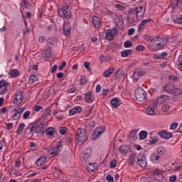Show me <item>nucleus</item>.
<instances>
[{
    "instance_id": "obj_19",
    "label": "nucleus",
    "mask_w": 182,
    "mask_h": 182,
    "mask_svg": "<svg viewBox=\"0 0 182 182\" xmlns=\"http://www.w3.org/2000/svg\"><path fill=\"white\" fill-rule=\"evenodd\" d=\"M70 23H64L63 25V33L65 36H68L70 33Z\"/></svg>"
},
{
    "instance_id": "obj_26",
    "label": "nucleus",
    "mask_w": 182,
    "mask_h": 182,
    "mask_svg": "<svg viewBox=\"0 0 182 182\" xmlns=\"http://www.w3.org/2000/svg\"><path fill=\"white\" fill-rule=\"evenodd\" d=\"M119 97H114L111 101V105L114 109H117L119 107Z\"/></svg>"
},
{
    "instance_id": "obj_56",
    "label": "nucleus",
    "mask_w": 182,
    "mask_h": 182,
    "mask_svg": "<svg viewBox=\"0 0 182 182\" xmlns=\"http://www.w3.org/2000/svg\"><path fill=\"white\" fill-rule=\"evenodd\" d=\"M151 159L153 160V161H158V160L160 159V156L157 155L156 154H152Z\"/></svg>"
},
{
    "instance_id": "obj_48",
    "label": "nucleus",
    "mask_w": 182,
    "mask_h": 182,
    "mask_svg": "<svg viewBox=\"0 0 182 182\" xmlns=\"http://www.w3.org/2000/svg\"><path fill=\"white\" fill-rule=\"evenodd\" d=\"M38 80V77H36V75H32L30 76V79L28 80V83L32 85V83H35Z\"/></svg>"
},
{
    "instance_id": "obj_50",
    "label": "nucleus",
    "mask_w": 182,
    "mask_h": 182,
    "mask_svg": "<svg viewBox=\"0 0 182 182\" xmlns=\"http://www.w3.org/2000/svg\"><path fill=\"white\" fill-rule=\"evenodd\" d=\"M168 40L166 38H161V41L160 43H158V46H160L161 48H163V46H165L167 43Z\"/></svg>"
},
{
    "instance_id": "obj_5",
    "label": "nucleus",
    "mask_w": 182,
    "mask_h": 182,
    "mask_svg": "<svg viewBox=\"0 0 182 182\" xmlns=\"http://www.w3.org/2000/svg\"><path fill=\"white\" fill-rule=\"evenodd\" d=\"M136 164L139 166L141 168H146V167H147V157L144 154L140 153L136 156Z\"/></svg>"
},
{
    "instance_id": "obj_64",
    "label": "nucleus",
    "mask_w": 182,
    "mask_h": 182,
    "mask_svg": "<svg viewBox=\"0 0 182 182\" xmlns=\"http://www.w3.org/2000/svg\"><path fill=\"white\" fill-rule=\"evenodd\" d=\"M157 105H159L157 103V102H154L151 104H150L149 107H151L152 109H154V110H156V107H157Z\"/></svg>"
},
{
    "instance_id": "obj_31",
    "label": "nucleus",
    "mask_w": 182,
    "mask_h": 182,
    "mask_svg": "<svg viewBox=\"0 0 182 182\" xmlns=\"http://www.w3.org/2000/svg\"><path fill=\"white\" fill-rule=\"evenodd\" d=\"M130 150V148L127 146V145H122L119 148V152L122 153V154L126 155L127 153H129V151Z\"/></svg>"
},
{
    "instance_id": "obj_61",
    "label": "nucleus",
    "mask_w": 182,
    "mask_h": 182,
    "mask_svg": "<svg viewBox=\"0 0 182 182\" xmlns=\"http://www.w3.org/2000/svg\"><path fill=\"white\" fill-rule=\"evenodd\" d=\"M168 79H169V80H173V82H177V80H178L177 76H176L174 75H170L168 76Z\"/></svg>"
},
{
    "instance_id": "obj_52",
    "label": "nucleus",
    "mask_w": 182,
    "mask_h": 182,
    "mask_svg": "<svg viewBox=\"0 0 182 182\" xmlns=\"http://www.w3.org/2000/svg\"><path fill=\"white\" fill-rule=\"evenodd\" d=\"M174 23H178V25L182 23V14L179 16L176 17V19L173 20Z\"/></svg>"
},
{
    "instance_id": "obj_39",
    "label": "nucleus",
    "mask_w": 182,
    "mask_h": 182,
    "mask_svg": "<svg viewBox=\"0 0 182 182\" xmlns=\"http://www.w3.org/2000/svg\"><path fill=\"white\" fill-rule=\"evenodd\" d=\"M9 75L11 76V77H16V76H18L19 75V70L14 69L12 70H10L9 72Z\"/></svg>"
},
{
    "instance_id": "obj_15",
    "label": "nucleus",
    "mask_w": 182,
    "mask_h": 182,
    "mask_svg": "<svg viewBox=\"0 0 182 182\" xmlns=\"http://www.w3.org/2000/svg\"><path fill=\"white\" fill-rule=\"evenodd\" d=\"M144 75H146V73L141 70H135L133 74V79L137 82V80L142 76H144Z\"/></svg>"
},
{
    "instance_id": "obj_40",
    "label": "nucleus",
    "mask_w": 182,
    "mask_h": 182,
    "mask_svg": "<svg viewBox=\"0 0 182 182\" xmlns=\"http://www.w3.org/2000/svg\"><path fill=\"white\" fill-rule=\"evenodd\" d=\"M143 38L144 39V41H146V42H154V41H156V39L153 37H151L150 35L149 34H145L143 36Z\"/></svg>"
},
{
    "instance_id": "obj_8",
    "label": "nucleus",
    "mask_w": 182,
    "mask_h": 182,
    "mask_svg": "<svg viewBox=\"0 0 182 182\" xmlns=\"http://www.w3.org/2000/svg\"><path fill=\"white\" fill-rule=\"evenodd\" d=\"M23 100V92L18 90L16 92V97L14 100V105L18 106L22 103Z\"/></svg>"
},
{
    "instance_id": "obj_29",
    "label": "nucleus",
    "mask_w": 182,
    "mask_h": 182,
    "mask_svg": "<svg viewBox=\"0 0 182 182\" xmlns=\"http://www.w3.org/2000/svg\"><path fill=\"white\" fill-rule=\"evenodd\" d=\"M114 73V68H109L108 70H105L103 73L104 77H110Z\"/></svg>"
},
{
    "instance_id": "obj_11",
    "label": "nucleus",
    "mask_w": 182,
    "mask_h": 182,
    "mask_svg": "<svg viewBox=\"0 0 182 182\" xmlns=\"http://www.w3.org/2000/svg\"><path fill=\"white\" fill-rule=\"evenodd\" d=\"M13 112H14V114L12 115L13 120H18V119L21 117L22 113L25 112V107H20L18 109L14 108Z\"/></svg>"
},
{
    "instance_id": "obj_27",
    "label": "nucleus",
    "mask_w": 182,
    "mask_h": 182,
    "mask_svg": "<svg viewBox=\"0 0 182 182\" xmlns=\"http://www.w3.org/2000/svg\"><path fill=\"white\" fill-rule=\"evenodd\" d=\"M136 154H131L129 159L127 162L128 166H133V164H134V162L136 161Z\"/></svg>"
},
{
    "instance_id": "obj_25",
    "label": "nucleus",
    "mask_w": 182,
    "mask_h": 182,
    "mask_svg": "<svg viewBox=\"0 0 182 182\" xmlns=\"http://www.w3.org/2000/svg\"><path fill=\"white\" fill-rule=\"evenodd\" d=\"M180 4L182 5V0H171L170 5L172 9H175Z\"/></svg>"
},
{
    "instance_id": "obj_3",
    "label": "nucleus",
    "mask_w": 182,
    "mask_h": 182,
    "mask_svg": "<svg viewBox=\"0 0 182 182\" xmlns=\"http://www.w3.org/2000/svg\"><path fill=\"white\" fill-rule=\"evenodd\" d=\"M134 95L138 102H144V100L147 99V94L146 93V91H144V89L141 87L136 88Z\"/></svg>"
},
{
    "instance_id": "obj_21",
    "label": "nucleus",
    "mask_w": 182,
    "mask_h": 182,
    "mask_svg": "<svg viewBox=\"0 0 182 182\" xmlns=\"http://www.w3.org/2000/svg\"><path fill=\"white\" fill-rule=\"evenodd\" d=\"M36 125V127H34V132H36V133H41L42 132V129H43V127H45V122H41L40 124H38Z\"/></svg>"
},
{
    "instance_id": "obj_24",
    "label": "nucleus",
    "mask_w": 182,
    "mask_h": 182,
    "mask_svg": "<svg viewBox=\"0 0 182 182\" xmlns=\"http://www.w3.org/2000/svg\"><path fill=\"white\" fill-rule=\"evenodd\" d=\"M92 23L95 26V28H100V18L97 16H93Z\"/></svg>"
},
{
    "instance_id": "obj_37",
    "label": "nucleus",
    "mask_w": 182,
    "mask_h": 182,
    "mask_svg": "<svg viewBox=\"0 0 182 182\" xmlns=\"http://www.w3.org/2000/svg\"><path fill=\"white\" fill-rule=\"evenodd\" d=\"M46 134L50 136V137H53L55 136V129L53 127H49L46 131Z\"/></svg>"
},
{
    "instance_id": "obj_42",
    "label": "nucleus",
    "mask_w": 182,
    "mask_h": 182,
    "mask_svg": "<svg viewBox=\"0 0 182 182\" xmlns=\"http://www.w3.org/2000/svg\"><path fill=\"white\" fill-rule=\"evenodd\" d=\"M129 137L131 139H132L133 140H136V139H137V130L134 129V130L131 131L129 133Z\"/></svg>"
},
{
    "instance_id": "obj_54",
    "label": "nucleus",
    "mask_w": 182,
    "mask_h": 182,
    "mask_svg": "<svg viewBox=\"0 0 182 182\" xmlns=\"http://www.w3.org/2000/svg\"><path fill=\"white\" fill-rule=\"evenodd\" d=\"M122 75H123V71H122V70L120 69H118L117 72L114 73L115 79L120 77Z\"/></svg>"
},
{
    "instance_id": "obj_22",
    "label": "nucleus",
    "mask_w": 182,
    "mask_h": 182,
    "mask_svg": "<svg viewBox=\"0 0 182 182\" xmlns=\"http://www.w3.org/2000/svg\"><path fill=\"white\" fill-rule=\"evenodd\" d=\"M46 164V157L41 156L36 162V166L41 167V166H44Z\"/></svg>"
},
{
    "instance_id": "obj_9",
    "label": "nucleus",
    "mask_w": 182,
    "mask_h": 182,
    "mask_svg": "<svg viewBox=\"0 0 182 182\" xmlns=\"http://www.w3.org/2000/svg\"><path fill=\"white\" fill-rule=\"evenodd\" d=\"M62 144L60 142L58 144V146L51 147V149L49 150V153L52 157H55L60 153V150H62Z\"/></svg>"
},
{
    "instance_id": "obj_13",
    "label": "nucleus",
    "mask_w": 182,
    "mask_h": 182,
    "mask_svg": "<svg viewBox=\"0 0 182 182\" xmlns=\"http://www.w3.org/2000/svg\"><path fill=\"white\" fill-rule=\"evenodd\" d=\"M8 86H9V83L6 82V81L2 80L0 81V89H2L0 91V95L2 96V95H6V93L8 92Z\"/></svg>"
},
{
    "instance_id": "obj_7",
    "label": "nucleus",
    "mask_w": 182,
    "mask_h": 182,
    "mask_svg": "<svg viewBox=\"0 0 182 182\" xmlns=\"http://www.w3.org/2000/svg\"><path fill=\"white\" fill-rule=\"evenodd\" d=\"M164 89L165 92H167V93H170V95H174L175 96H177L180 95V92H178V89L174 87L171 85H166L164 87Z\"/></svg>"
},
{
    "instance_id": "obj_47",
    "label": "nucleus",
    "mask_w": 182,
    "mask_h": 182,
    "mask_svg": "<svg viewBox=\"0 0 182 182\" xmlns=\"http://www.w3.org/2000/svg\"><path fill=\"white\" fill-rule=\"evenodd\" d=\"M58 132L60 134H65V133H68V128L65 127H59Z\"/></svg>"
},
{
    "instance_id": "obj_14",
    "label": "nucleus",
    "mask_w": 182,
    "mask_h": 182,
    "mask_svg": "<svg viewBox=\"0 0 182 182\" xmlns=\"http://www.w3.org/2000/svg\"><path fill=\"white\" fill-rule=\"evenodd\" d=\"M92 156V148H87L82 151V157L84 161L89 160V158Z\"/></svg>"
},
{
    "instance_id": "obj_33",
    "label": "nucleus",
    "mask_w": 182,
    "mask_h": 182,
    "mask_svg": "<svg viewBox=\"0 0 182 182\" xmlns=\"http://www.w3.org/2000/svg\"><path fill=\"white\" fill-rule=\"evenodd\" d=\"M150 50L154 52H156V50H160L161 49V46H159V43H153L152 45L149 46Z\"/></svg>"
},
{
    "instance_id": "obj_6",
    "label": "nucleus",
    "mask_w": 182,
    "mask_h": 182,
    "mask_svg": "<svg viewBox=\"0 0 182 182\" xmlns=\"http://www.w3.org/2000/svg\"><path fill=\"white\" fill-rule=\"evenodd\" d=\"M36 124H38V122H34L31 124V125H28L25 129V134L28 136V137H33V132H35V127H36Z\"/></svg>"
},
{
    "instance_id": "obj_36",
    "label": "nucleus",
    "mask_w": 182,
    "mask_h": 182,
    "mask_svg": "<svg viewBox=\"0 0 182 182\" xmlns=\"http://www.w3.org/2000/svg\"><path fill=\"white\" fill-rule=\"evenodd\" d=\"M132 50H124L121 52V56H122V58H127L129 55H132Z\"/></svg>"
},
{
    "instance_id": "obj_51",
    "label": "nucleus",
    "mask_w": 182,
    "mask_h": 182,
    "mask_svg": "<svg viewBox=\"0 0 182 182\" xmlns=\"http://www.w3.org/2000/svg\"><path fill=\"white\" fill-rule=\"evenodd\" d=\"M49 113H50V109L47 108L46 110L42 114L41 117L43 119H46V117L49 116Z\"/></svg>"
},
{
    "instance_id": "obj_57",
    "label": "nucleus",
    "mask_w": 182,
    "mask_h": 182,
    "mask_svg": "<svg viewBox=\"0 0 182 182\" xmlns=\"http://www.w3.org/2000/svg\"><path fill=\"white\" fill-rule=\"evenodd\" d=\"M117 164V161L116 159H112L111 161H110V165H109V167L111 168H114V167H116V165Z\"/></svg>"
},
{
    "instance_id": "obj_2",
    "label": "nucleus",
    "mask_w": 182,
    "mask_h": 182,
    "mask_svg": "<svg viewBox=\"0 0 182 182\" xmlns=\"http://www.w3.org/2000/svg\"><path fill=\"white\" fill-rule=\"evenodd\" d=\"M75 140L76 143L79 144V146H82L85 141H87V134L86 133V130L85 129H77Z\"/></svg>"
},
{
    "instance_id": "obj_1",
    "label": "nucleus",
    "mask_w": 182,
    "mask_h": 182,
    "mask_svg": "<svg viewBox=\"0 0 182 182\" xmlns=\"http://www.w3.org/2000/svg\"><path fill=\"white\" fill-rule=\"evenodd\" d=\"M146 3L145 1H141L136 8H129L128 14L130 15H136L138 21H141L144 18L146 14Z\"/></svg>"
},
{
    "instance_id": "obj_16",
    "label": "nucleus",
    "mask_w": 182,
    "mask_h": 182,
    "mask_svg": "<svg viewBox=\"0 0 182 182\" xmlns=\"http://www.w3.org/2000/svg\"><path fill=\"white\" fill-rule=\"evenodd\" d=\"M159 135L162 138L165 139L166 140H168V139H171L173 137V134L168 132L166 131L162 130L159 132Z\"/></svg>"
},
{
    "instance_id": "obj_20",
    "label": "nucleus",
    "mask_w": 182,
    "mask_h": 182,
    "mask_svg": "<svg viewBox=\"0 0 182 182\" xmlns=\"http://www.w3.org/2000/svg\"><path fill=\"white\" fill-rule=\"evenodd\" d=\"M87 166V170L88 173H93L97 168V165L95 163H88Z\"/></svg>"
},
{
    "instance_id": "obj_12",
    "label": "nucleus",
    "mask_w": 182,
    "mask_h": 182,
    "mask_svg": "<svg viewBox=\"0 0 182 182\" xmlns=\"http://www.w3.org/2000/svg\"><path fill=\"white\" fill-rule=\"evenodd\" d=\"M104 132H105V127L96 128L92 134V139L94 140H96V139H97V137H99V136H100V134H102V133Z\"/></svg>"
},
{
    "instance_id": "obj_58",
    "label": "nucleus",
    "mask_w": 182,
    "mask_h": 182,
    "mask_svg": "<svg viewBox=\"0 0 182 182\" xmlns=\"http://www.w3.org/2000/svg\"><path fill=\"white\" fill-rule=\"evenodd\" d=\"M156 151H157L158 154L163 156V154H164V148L159 146L157 148Z\"/></svg>"
},
{
    "instance_id": "obj_18",
    "label": "nucleus",
    "mask_w": 182,
    "mask_h": 182,
    "mask_svg": "<svg viewBox=\"0 0 182 182\" xmlns=\"http://www.w3.org/2000/svg\"><path fill=\"white\" fill-rule=\"evenodd\" d=\"M92 96H93V95L92 94V92H90V91L85 93V100L86 103H93V102H95V99H93Z\"/></svg>"
},
{
    "instance_id": "obj_41",
    "label": "nucleus",
    "mask_w": 182,
    "mask_h": 182,
    "mask_svg": "<svg viewBox=\"0 0 182 182\" xmlns=\"http://www.w3.org/2000/svg\"><path fill=\"white\" fill-rule=\"evenodd\" d=\"M23 129H25V123H21L18 125V127L16 130V134H21L22 132H23Z\"/></svg>"
},
{
    "instance_id": "obj_53",
    "label": "nucleus",
    "mask_w": 182,
    "mask_h": 182,
    "mask_svg": "<svg viewBox=\"0 0 182 182\" xmlns=\"http://www.w3.org/2000/svg\"><path fill=\"white\" fill-rule=\"evenodd\" d=\"M146 113L150 116L154 115V109L149 106V107L146 109Z\"/></svg>"
},
{
    "instance_id": "obj_45",
    "label": "nucleus",
    "mask_w": 182,
    "mask_h": 182,
    "mask_svg": "<svg viewBox=\"0 0 182 182\" xmlns=\"http://www.w3.org/2000/svg\"><path fill=\"white\" fill-rule=\"evenodd\" d=\"M139 139L140 140H144V139H146V137H147V132L144 130L141 131L139 132Z\"/></svg>"
},
{
    "instance_id": "obj_32",
    "label": "nucleus",
    "mask_w": 182,
    "mask_h": 182,
    "mask_svg": "<svg viewBox=\"0 0 182 182\" xmlns=\"http://www.w3.org/2000/svg\"><path fill=\"white\" fill-rule=\"evenodd\" d=\"M105 38L107 41H113L114 36L112 33V30L108 29L105 33Z\"/></svg>"
},
{
    "instance_id": "obj_4",
    "label": "nucleus",
    "mask_w": 182,
    "mask_h": 182,
    "mask_svg": "<svg viewBox=\"0 0 182 182\" xmlns=\"http://www.w3.org/2000/svg\"><path fill=\"white\" fill-rule=\"evenodd\" d=\"M58 13L61 18H65L66 19H70L72 18V12L69 10V6H65L58 9Z\"/></svg>"
},
{
    "instance_id": "obj_59",
    "label": "nucleus",
    "mask_w": 182,
    "mask_h": 182,
    "mask_svg": "<svg viewBox=\"0 0 182 182\" xmlns=\"http://www.w3.org/2000/svg\"><path fill=\"white\" fill-rule=\"evenodd\" d=\"M136 52H143L144 50V46L143 45H139L136 48Z\"/></svg>"
},
{
    "instance_id": "obj_35",
    "label": "nucleus",
    "mask_w": 182,
    "mask_h": 182,
    "mask_svg": "<svg viewBox=\"0 0 182 182\" xmlns=\"http://www.w3.org/2000/svg\"><path fill=\"white\" fill-rule=\"evenodd\" d=\"M114 22L116 24V26H117L118 28H120V26H123V19H122V18L120 17H117L114 18Z\"/></svg>"
},
{
    "instance_id": "obj_28",
    "label": "nucleus",
    "mask_w": 182,
    "mask_h": 182,
    "mask_svg": "<svg viewBox=\"0 0 182 182\" xmlns=\"http://www.w3.org/2000/svg\"><path fill=\"white\" fill-rule=\"evenodd\" d=\"M148 22H154V21L151 18L143 20L138 26V31H141V29H143V26H144L146 23H148Z\"/></svg>"
},
{
    "instance_id": "obj_44",
    "label": "nucleus",
    "mask_w": 182,
    "mask_h": 182,
    "mask_svg": "<svg viewBox=\"0 0 182 182\" xmlns=\"http://www.w3.org/2000/svg\"><path fill=\"white\" fill-rule=\"evenodd\" d=\"M110 59H112V57L109 56V55L105 57V55H102L100 57V62H102V63L109 62V61H110Z\"/></svg>"
},
{
    "instance_id": "obj_38",
    "label": "nucleus",
    "mask_w": 182,
    "mask_h": 182,
    "mask_svg": "<svg viewBox=\"0 0 182 182\" xmlns=\"http://www.w3.org/2000/svg\"><path fill=\"white\" fill-rule=\"evenodd\" d=\"M57 38L56 37H50L47 38L46 43L47 45H55V42H56Z\"/></svg>"
},
{
    "instance_id": "obj_49",
    "label": "nucleus",
    "mask_w": 182,
    "mask_h": 182,
    "mask_svg": "<svg viewBox=\"0 0 182 182\" xmlns=\"http://www.w3.org/2000/svg\"><path fill=\"white\" fill-rule=\"evenodd\" d=\"M115 8L119 11H124L126 9V6L123 4H117L114 5Z\"/></svg>"
},
{
    "instance_id": "obj_62",
    "label": "nucleus",
    "mask_w": 182,
    "mask_h": 182,
    "mask_svg": "<svg viewBox=\"0 0 182 182\" xmlns=\"http://www.w3.org/2000/svg\"><path fill=\"white\" fill-rule=\"evenodd\" d=\"M106 180L108 182H114V178H113V176H112V175H107L106 176Z\"/></svg>"
},
{
    "instance_id": "obj_34",
    "label": "nucleus",
    "mask_w": 182,
    "mask_h": 182,
    "mask_svg": "<svg viewBox=\"0 0 182 182\" xmlns=\"http://www.w3.org/2000/svg\"><path fill=\"white\" fill-rule=\"evenodd\" d=\"M93 109H95V105H92L90 107H87L85 110V117H89L90 114H92V112H93Z\"/></svg>"
},
{
    "instance_id": "obj_43",
    "label": "nucleus",
    "mask_w": 182,
    "mask_h": 182,
    "mask_svg": "<svg viewBox=\"0 0 182 182\" xmlns=\"http://www.w3.org/2000/svg\"><path fill=\"white\" fill-rule=\"evenodd\" d=\"M167 56V52L164 51L155 55V59H164Z\"/></svg>"
},
{
    "instance_id": "obj_60",
    "label": "nucleus",
    "mask_w": 182,
    "mask_h": 182,
    "mask_svg": "<svg viewBox=\"0 0 182 182\" xmlns=\"http://www.w3.org/2000/svg\"><path fill=\"white\" fill-rule=\"evenodd\" d=\"M178 126V124L177 122H173L171 124L170 129L171 130H176Z\"/></svg>"
},
{
    "instance_id": "obj_63",
    "label": "nucleus",
    "mask_w": 182,
    "mask_h": 182,
    "mask_svg": "<svg viewBox=\"0 0 182 182\" xmlns=\"http://www.w3.org/2000/svg\"><path fill=\"white\" fill-rule=\"evenodd\" d=\"M29 114H31V111H26L23 114V118L24 119V120H26V119L29 117Z\"/></svg>"
},
{
    "instance_id": "obj_46",
    "label": "nucleus",
    "mask_w": 182,
    "mask_h": 182,
    "mask_svg": "<svg viewBox=\"0 0 182 182\" xmlns=\"http://www.w3.org/2000/svg\"><path fill=\"white\" fill-rule=\"evenodd\" d=\"M87 83V80H86V76L82 75L80 78V85L81 86H85Z\"/></svg>"
},
{
    "instance_id": "obj_30",
    "label": "nucleus",
    "mask_w": 182,
    "mask_h": 182,
    "mask_svg": "<svg viewBox=\"0 0 182 182\" xmlns=\"http://www.w3.org/2000/svg\"><path fill=\"white\" fill-rule=\"evenodd\" d=\"M95 124L96 123L95 122V121H90V123L85 125L86 130H87L88 132H92V130L95 129Z\"/></svg>"
},
{
    "instance_id": "obj_10",
    "label": "nucleus",
    "mask_w": 182,
    "mask_h": 182,
    "mask_svg": "<svg viewBox=\"0 0 182 182\" xmlns=\"http://www.w3.org/2000/svg\"><path fill=\"white\" fill-rule=\"evenodd\" d=\"M152 174L154 176V178H155L156 181L163 182L164 178H166L161 173V171H160L159 168H155Z\"/></svg>"
},
{
    "instance_id": "obj_23",
    "label": "nucleus",
    "mask_w": 182,
    "mask_h": 182,
    "mask_svg": "<svg viewBox=\"0 0 182 182\" xmlns=\"http://www.w3.org/2000/svg\"><path fill=\"white\" fill-rule=\"evenodd\" d=\"M168 99V96L166 95H161L159 97L156 98V102L159 105H161V103H164L166 100Z\"/></svg>"
},
{
    "instance_id": "obj_55",
    "label": "nucleus",
    "mask_w": 182,
    "mask_h": 182,
    "mask_svg": "<svg viewBox=\"0 0 182 182\" xmlns=\"http://www.w3.org/2000/svg\"><path fill=\"white\" fill-rule=\"evenodd\" d=\"M124 48H132V46H133V43H132V41L128 40L124 43Z\"/></svg>"
},
{
    "instance_id": "obj_17",
    "label": "nucleus",
    "mask_w": 182,
    "mask_h": 182,
    "mask_svg": "<svg viewBox=\"0 0 182 182\" xmlns=\"http://www.w3.org/2000/svg\"><path fill=\"white\" fill-rule=\"evenodd\" d=\"M82 110V107L75 106L69 110V114L70 116H73V114H76V113H80Z\"/></svg>"
}]
</instances>
